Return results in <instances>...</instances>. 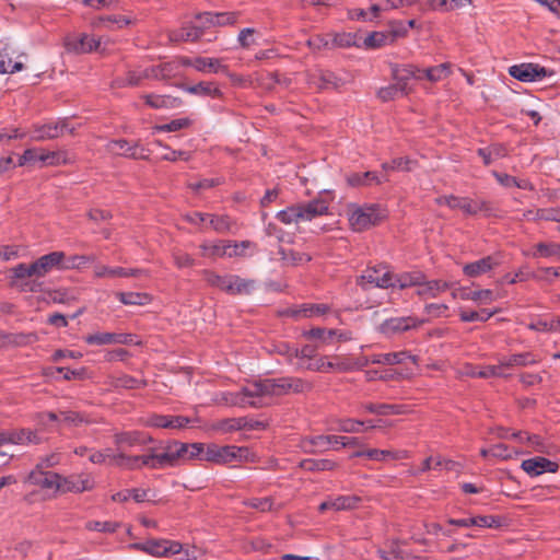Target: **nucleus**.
<instances>
[{"mask_svg":"<svg viewBox=\"0 0 560 560\" xmlns=\"http://www.w3.org/2000/svg\"><path fill=\"white\" fill-rule=\"evenodd\" d=\"M252 388L257 408H260L266 405L267 397L304 393L312 388V384L301 377L283 376L252 382Z\"/></svg>","mask_w":560,"mask_h":560,"instance_id":"1","label":"nucleus"},{"mask_svg":"<svg viewBox=\"0 0 560 560\" xmlns=\"http://www.w3.org/2000/svg\"><path fill=\"white\" fill-rule=\"evenodd\" d=\"M329 205L324 198H315L307 202H298L278 211L276 218L283 224L310 222L328 213Z\"/></svg>","mask_w":560,"mask_h":560,"instance_id":"2","label":"nucleus"},{"mask_svg":"<svg viewBox=\"0 0 560 560\" xmlns=\"http://www.w3.org/2000/svg\"><path fill=\"white\" fill-rule=\"evenodd\" d=\"M348 217L351 229L361 232L377 224L385 217V213L377 205H350Z\"/></svg>","mask_w":560,"mask_h":560,"instance_id":"3","label":"nucleus"},{"mask_svg":"<svg viewBox=\"0 0 560 560\" xmlns=\"http://www.w3.org/2000/svg\"><path fill=\"white\" fill-rule=\"evenodd\" d=\"M249 450L235 445L208 444L205 451V460L217 465H226L233 462L247 460Z\"/></svg>","mask_w":560,"mask_h":560,"instance_id":"4","label":"nucleus"},{"mask_svg":"<svg viewBox=\"0 0 560 560\" xmlns=\"http://www.w3.org/2000/svg\"><path fill=\"white\" fill-rule=\"evenodd\" d=\"M252 382L242 386L235 392H220L215 396V401L225 406L240 408H257L254 392L252 390Z\"/></svg>","mask_w":560,"mask_h":560,"instance_id":"5","label":"nucleus"},{"mask_svg":"<svg viewBox=\"0 0 560 560\" xmlns=\"http://www.w3.org/2000/svg\"><path fill=\"white\" fill-rule=\"evenodd\" d=\"M107 43L108 39L104 40L103 37L81 34L79 37L67 38L66 47L75 54L103 52Z\"/></svg>","mask_w":560,"mask_h":560,"instance_id":"6","label":"nucleus"},{"mask_svg":"<svg viewBox=\"0 0 560 560\" xmlns=\"http://www.w3.org/2000/svg\"><path fill=\"white\" fill-rule=\"evenodd\" d=\"M358 284L363 289L369 287L388 289L394 284L393 273L385 266L369 267L358 278Z\"/></svg>","mask_w":560,"mask_h":560,"instance_id":"7","label":"nucleus"},{"mask_svg":"<svg viewBox=\"0 0 560 560\" xmlns=\"http://www.w3.org/2000/svg\"><path fill=\"white\" fill-rule=\"evenodd\" d=\"M158 462V455L154 452V448H151L147 454L143 455H127L122 451H118V456L116 457V466L136 470L141 469L143 467L151 469H160Z\"/></svg>","mask_w":560,"mask_h":560,"instance_id":"8","label":"nucleus"},{"mask_svg":"<svg viewBox=\"0 0 560 560\" xmlns=\"http://www.w3.org/2000/svg\"><path fill=\"white\" fill-rule=\"evenodd\" d=\"M106 150L114 155L135 160H147L149 152L138 142H129L125 139L112 140L106 144Z\"/></svg>","mask_w":560,"mask_h":560,"instance_id":"9","label":"nucleus"},{"mask_svg":"<svg viewBox=\"0 0 560 560\" xmlns=\"http://www.w3.org/2000/svg\"><path fill=\"white\" fill-rule=\"evenodd\" d=\"M187 448L188 443H182L178 441H174L164 448L162 453H156L158 455V466L159 468L173 467L179 460H187Z\"/></svg>","mask_w":560,"mask_h":560,"instance_id":"10","label":"nucleus"},{"mask_svg":"<svg viewBox=\"0 0 560 560\" xmlns=\"http://www.w3.org/2000/svg\"><path fill=\"white\" fill-rule=\"evenodd\" d=\"M509 74L521 82H535L547 77L548 71L537 63L523 62L511 66Z\"/></svg>","mask_w":560,"mask_h":560,"instance_id":"11","label":"nucleus"},{"mask_svg":"<svg viewBox=\"0 0 560 560\" xmlns=\"http://www.w3.org/2000/svg\"><path fill=\"white\" fill-rule=\"evenodd\" d=\"M144 427L159 429H183L191 423V419L184 416L150 415L140 420Z\"/></svg>","mask_w":560,"mask_h":560,"instance_id":"12","label":"nucleus"},{"mask_svg":"<svg viewBox=\"0 0 560 560\" xmlns=\"http://www.w3.org/2000/svg\"><path fill=\"white\" fill-rule=\"evenodd\" d=\"M424 323L425 319H419L413 316L392 317L384 320L381 324L380 329L384 335L393 336L396 334L405 332L412 328H418Z\"/></svg>","mask_w":560,"mask_h":560,"instance_id":"13","label":"nucleus"},{"mask_svg":"<svg viewBox=\"0 0 560 560\" xmlns=\"http://www.w3.org/2000/svg\"><path fill=\"white\" fill-rule=\"evenodd\" d=\"M26 152H31L32 162L31 164L44 166H55L60 164H67L69 162L68 153L66 151H47L44 149H27Z\"/></svg>","mask_w":560,"mask_h":560,"instance_id":"14","label":"nucleus"},{"mask_svg":"<svg viewBox=\"0 0 560 560\" xmlns=\"http://www.w3.org/2000/svg\"><path fill=\"white\" fill-rule=\"evenodd\" d=\"M138 546L142 551L155 557L177 555L182 550L179 542L167 539H149Z\"/></svg>","mask_w":560,"mask_h":560,"instance_id":"15","label":"nucleus"},{"mask_svg":"<svg viewBox=\"0 0 560 560\" xmlns=\"http://www.w3.org/2000/svg\"><path fill=\"white\" fill-rule=\"evenodd\" d=\"M66 132L72 133L73 128L69 126V122L66 119L58 121H49L44 125L37 126L34 129L33 139L34 140H46V139H55L58 138Z\"/></svg>","mask_w":560,"mask_h":560,"instance_id":"16","label":"nucleus"},{"mask_svg":"<svg viewBox=\"0 0 560 560\" xmlns=\"http://www.w3.org/2000/svg\"><path fill=\"white\" fill-rule=\"evenodd\" d=\"M26 482L47 490H59L62 487L60 475L36 468L27 475Z\"/></svg>","mask_w":560,"mask_h":560,"instance_id":"17","label":"nucleus"},{"mask_svg":"<svg viewBox=\"0 0 560 560\" xmlns=\"http://www.w3.org/2000/svg\"><path fill=\"white\" fill-rule=\"evenodd\" d=\"M63 252H51L33 261L36 278H43L54 270H62Z\"/></svg>","mask_w":560,"mask_h":560,"instance_id":"18","label":"nucleus"},{"mask_svg":"<svg viewBox=\"0 0 560 560\" xmlns=\"http://www.w3.org/2000/svg\"><path fill=\"white\" fill-rule=\"evenodd\" d=\"M88 345H130L133 342L132 335L121 332H96L84 337Z\"/></svg>","mask_w":560,"mask_h":560,"instance_id":"19","label":"nucleus"},{"mask_svg":"<svg viewBox=\"0 0 560 560\" xmlns=\"http://www.w3.org/2000/svg\"><path fill=\"white\" fill-rule=\"evenodd\" d=\"M521 467L530 477H536L547 471L556 472L559 468L556 462H551L541 456L523 460Z\"/></svg>","mask_w":560,"mask_h":560,"instance_id":"20","label":"nucleus"},{"mask_svg":"<svg viewBox=\"0 0 560 560\" xmlns=\"http://www.w3.org/2000/svg\"><path fill=\"white\" fill-rule=\"evenodd\" d=\"M350 369V366L345 363H334L327 360V357L324 355H315L306 363H300L298 365V370H307L313 372H330V371H339L346 372Z\"/></svg>","mask_w":560,"mask_h":560,"instance_id":"21","label":"nucleus"},{"mask_svg":"<svg viewBox=\"0 0 560 560\" xmlns=\"http://www.w3.org/2000/svg\"><path fill=\"white\" fill-rule=\"evenodd\" d=\"M537 361V357L532 352L513 353L501 357L498 360V366H500V371L509 373V370L532 365Z\"/></svg>","mask_w":560,"mask_h":560,"instance_id":"22","label":"nucleus"},{"mask_svg":"<svg viewBox=\"0 0 560 560\" xmlns=\"http://www.w3.org/2000/svg\"><path fill=\"white\" fill-rule=\"evenodd\" d=\"M372 364L396 365L410 362L418 365V357L410 354L408 351H397L388 353H376L371 355Z\"/></svg>","mask_w":560,"mask_h":560,"instance_id":"23","label":"nucleus"},{"mask_svg":"<svg viewBox=\"0 0 560 560\" xmlns=\"http://www.w3.org/2000/svg\"><path fill=\"white\" fill-rule=\"evenodd\" d=\"M448 524L458 527H482V528H494L500 526V520L492 515H477L464 518H450Z\"/></svg>","mask_w":560,"mask_h":560,"instance_id":"24","label":"nucleus"},{"mask_svg":"<svg viewBox=\"0 0 560 560\" xmlns=\"http://www.w3.org/2000/svg\"><path fill=\"white\" fill-rule=\"evenodd\" d=\"M114 442L118 446V451H121V448L125 446L133 447L138 445H145L152 442V438L141 431H127L116 433L114 436Z\"/></svg>","mask_w":560,"mask_h":560,"instance_id":"25","label":"nucleus"},{"mask_svg":"<svg viewBox=\"0 0 560 560\" xmlns=\"http://www.w3.org/2000/svg\"><path fill=\"white\" fill-rule=\"evenodd\" d=\"M452 209H459L467 215H476L480 212L489 213L491 210L489 203L485 200L458 196H456V201H453Z\"/></svg>","mask_w":560,"mask_h":560,"instance_id":"26","label":"nucleus"},{"mask_svg":"<svg viewBox=\"0 0 560 560\" xmlns=\"http://www.w3.org/2000/svg\"><path fill=\"white\" fill-rule=\"evenodd\" d=\"M451 283L443 280L422 279V283L417 289V295L421 299H434L451 288Z\"/></svg>","mask_w":560,"mask_h":560,"instance_id":"27","label":"nucleus"},{"mask_svg":"<svg viewBox=\"0 0 560 560\" xmlns=\"http://www.w3.org/2000/svg\"><path fill=\"white\" fill-rule=\"evenodd\" d=\"M144 273V270L138 268L107 267L103 265L95 266L94 276L96 278H129L138 277Z\"/></svg>","mask_w":560,"mask_h":560,"instance_id":"28","label":"nucleus"},{"mask_svg":"<svg viewBox=\"0 0 560 560\" xmlns=\"http://www.w3.org/2000/svg\"><path fill=\"white\" fill-rule=\"evenodd\" d=\"M197 19L201 22L202 25H213V26H225L233 25L236 23L238 19L237 12H222V13H211L205 12L197 16Z\"/></svg>","mask_w":560,"mask_h":560,"instance_id":"29","label":"nucleus"},{"mask_svg":"<svg viewBox=\"0 0 560 560\" xmlns=\"http://www.w3.org/2000/svg\"><path fill=\"white\" fill-rule=\"evenodd\" d=\"M498 265V259H495L493 256H487L470 264H466L463 267V272L467 277L476 278L478 276L489 272Z\"/></svg>","mask_w":560,"mask_h":560,"instance_id":"30","label":"nucleus"},{"mask_svg":"<svg viewBox=\"0 0 560 560\" xmlns=\"http://www.w3.org/2000/svg\"><path fill=\"white\" fill-rule=\"evenodd\" d=\"M327 304H302L298 307H293L287 311V314L300 319V318H312L318 317L326 314L329 311Z\"/></svg>","mask_w":560,"mask_h":560,"instance_id":"31","label":"nucleus"},{"mask_svg":"<svg viewBox=\"0 0 560 560\" xmlns=\"http://www.w3.org/2000/svg\"><path fill=\"white\" fill-rule=\"evenodd\" d=\"M360 498L355 495H339L334 499H328L320 503L319 511L325 512L327 510L343 511L350 510L358 505Z\"/></svg>","mask_w":560,"mask_h":560,"instance_id":"32","label":"nucleus"},{"mask_svg":"<svg viewBox=\"0 0 560 560\" xmlns=\"http://www.w3.org/2000/svg\"><path fill=\"white\" fill-rule=\"evenodd\" d=\"M424 279V273L419 270L406 271L397 275H393L394 284L390 288H398L400 290L407 288H419Z\"/></svg>","mask_w":560,"mask_h":560,"instance_id":"33","label":"nucleus"},{"mask_svg":"<svg viewBox=\"0 0 560 560\" xmlns=\"http://www.w3.org/2000/svg\"><path fill=\"white\" fill-rule=\"evenodd\" d=\"M352 457H366L372 460L384 462L388 458H390V459L406 458L407 452H405V451L392 452V451H387V450L371 448V450H365V451H358V452L353 453Z\"/></svg>","mask_w":560,"mask_h":560,"instance_id":"34","label":"nucleus"},{"mask_svg":"<svg viewBox=\"0 0 560 560\" xmlns=\"http://www.w3.org/2000/svg\"><path fill=\"white\" fill-rule=\"evenodd\" d=\"M61 489L71 492H83L93 489L94 481L91 477L80 475L71 476L69 478H61Z\"/></svg>","mask_w":560,"mask_h":560,"instance_id":"35","label":"nucleus"},{"mask_svg":"<svg viewBox=\"0 0 560 560\" xmlns=\"http://www.w3.org/2000/svg\"><path fill=\"white\" fill-rule=\"evenodd\" d=\"M302 335L306 339L315 340L318 349H322L325 346L332 345L336 338L335 329H325L319 327L305 330L303 331Z\"/></svg>","mask_w":560,"mask_h":560,"instance_id":"36","label":"nucleus"},{"mask_svg":"<svg viewBox=\"0 0 560 560\" xmlns=\"http://www.w3.org/2000/svg\"><path fill=\"white\" fill-rule=\"evenodd\" d=\"M459 298L466 301H472L477 305H488L497 300V295L492 290L483 289V290H468L462 289L459 292Z\"/></svg>","mask_w":560,"mask_h":560,"instance_id":"37","label":"nucleus"},{"mask_svg":"<svg viewBox=\"0 0 560 560\" xmlns=\"http://www.w3.org/2000/svg\"><path fill=\"white\" fill-rule=\"evenodd\" d=\"M203 35V27L198 25H184L179 30L170 33L172 42H195Z\"/></svg>","mask_w":560,"mask_h":560,"instance_id":"38","label":"nucleus"},{"mask_svg":"<svg viewBox=\"0 0 560 560\" xmlns=\"http://www.w3.org/2000/svg\"><path fill=\"white\" fill-rule=\"evenodd\" d=\"M196 71L202 73H228V66L223 63V59L196 57Z\"/></svg>","mask_w":560,"mask_h":560,"instance_id":"39","label":"nucleus"},{"mask_svg":"<svg viewBox=\"0 0 560 560\" xmlns=\"http://www.w3.org/2000/svg\"><path fill=\"white\" fill-rule=\"evenodd\" d=\"M133 23H135V19H132L131 16L113 14V15L101 16V18L96 19L95 21H93L92 24L94 27L105 26L109 30H113V28L121 30V28L127 27Z\"/></svg>","mask_w":560,"mask_h":560,"instance_id":"40","label":"nucleus"},{"mask_svg":"<svg viewBox=\"0 0 560 560\" xmlns=\"http://www.w3.org/2000/svg\"><path fill=\"white\" fill-rule=\"evenodd\" d=\"M11 434V444L15 445H30V444H39L42 443V438L38 435L37 430L31 429H13L10 430Z\"/></svg>","mask_w":560,"mask_h":560,"instance_id":"41","label":"nucleus"},{"mask_svg":"<svg viewBox=\"0 0 560 560\" xmlns=\"http://www.w3.org/2000/svg\"><path fill=\"white\" fill-rule=\"evenodd\" d=\"M142 97L145 104L154 109L177 108L182 104L179 98L171 95L145 94Z\"/></svg>","mask_w":560,"mask_h":560,"instance_id":"42","label":"nucleus"},{"mask_svg":"<svg viewBox=\"0 0 560 560\" xmlns=\"http://www.w3.org/2000/svg\"><path fill=\"white\" fill-rule=\"evenodd\" d=\"M183 90L192 95L209 96L212 98H220L222 96L221 90L213 82L201 81L194 85H186Z\"/></svg>","mask_w":560,"mask_h":560,"instance_id":"43","label":"nucleus"},{"mask_svg":"<svg viewBox=\"0 0 560 560\" xmlns=\"http://www.w3.org/2000/svg\"><path fill=\"white\" fill-rule=\"evenodd\" d=\"M115 296L121 304L131 306H144L152 301V296L145 292H116Z\"/></svg>","mask_w":560,"mask_h":560,"instance_id":"44","label":"nucleus"},{"mask_svg":"<svg viewBox=\"0 0 560 560\" xmlns=\"http://www.w3.org/2000/svg\"><path fill=\"white\" fill-rule=\"evenodd\" d=\"M154 80H168L179 74V62L178 61H165L159 65L152 66Z\"/></svg>","mask_w":560,"mask_h":560,"instance_id":"45","label":"nucleus"},{"mask_svg":"<svg viewBox=\"0 0 560 560\" xmlns=\"http://www.w3.org/2000/svg\"><path fill=\"white\" fill-rule=\"evenodd\" d=\"M362 407L366 412L380 416L402 415L407 411V407L404 405L364 404Z\"/></svg>","mask_w":560,"mask_h":560,"instance_id":"46","label":"nucleus"},{"mask_svg":"<svg viewBox=\"0 0 560 560\" xmlns=\"http://www.w3.org/2000/svg\"><path fill=\"white\" fill-rule=\"evenodd\" d=\"M466 374L470 375L472 377H481V378L508 377L510 375V373L500 371V366H498V364L487 365L483 368L468 366Z\"/></svg>","mask_w":560,"mask_h":560,"instance_id":"47","label":"nucleus"},{"mask_svg":"<svg viewBox=\"0 0 560 560\" xmlns=\"http://www.w3.org/2000/svg\"><path fill=\"white\" fill-rule=\"evenodd\" d=\"M208 222L217 233H229L236 226L235 221L226 214H209Z\"/></svg>","mask_w":560,"mask_h":560,"instance_id":"48","label":"nucleus"},{"mask_svg":"<svg viewBox=\"0 0 560 560\" xmlns=\"http://www.w3.org/2000/svg\"><path fill=\"white\" fill-rule=\"evenodd\" d=\"M24 68L20 61L12 62V54L8 46L0 50V73H15Z\"/></svg>","mask_w":560,"mask_h":560,"instance_id":"49","label":"nucleus"},{"mask_svg":"<svg viewBox=\"0 0 560 560\" xmlns=\"http://www.w3.org/2000/svg\"><path fill=\"white\" fill-rule=\"evenodd\" d=\"M281 260L291 266H300L311 260V256L306 253L295 252L293 249L279 248Z\"/></svg>","mask_w":560,"mask_h":560,"instance_id":"50","label":"nucleus"},{"mask_svg":"<svg viewBox=\"0 0 560 560\" xmlns=\"http://www.w3.org/2000/svg\"><path fill=\"white\" fill-rule=\"evenodd\" d=\"M471 0H429L430 9L441 12H450L469 5Z\"/></svg>","mask_w":560,"mask_h":560,"instance_id":"51","label":"nucleus"},{"mask_svg":"<svg viewBox=\"0 0 560 560\" xmlns=\"http://www.w3.org/2000/svg\"><path fill=\"white\" fill-rule=\"evenodd\" d=\"M331 36L332 46L360 48L361 36L358 33H335Z\"/></svg>","mask_w":560,"mask_h":560,"instance_id":"52","label":"nucleus"},{"mask_svg":"<svg viewBox=\"0 0 560 560\" xmlns=\"http://www.w3.org/2000/svg\"><path fill=\"white\" fill-rule=\"evenodd\" d=\"M390 36L383 32H372L366 37H361L360 48L376 49L385 46Z\"/></svg>","mask_w":560,"mask_h":560,"instance_id":"53","label":"nucleus"},{"mask_svg":"<svg viewBox=\"0 0 560 560\" xmlns=\"http://www.w3.org/2000/svg\"><path fill=\"white\" fill-rule=\"evenodd\" d=\"M451 63L444 62L435 67H430L423 70V74L430 82H440L451 74Z\"/></svg>","mask_w":560,"mask_h":560,"instance_id":"54","label":"nucleus"},{"mask_svg":"<svg viewBox=\"0 0 560 560\" xmlns=\"http://www.w3.org/2000/svg\"><path fill=\"white\" fill-rule=\"evenodd\" d=\"M201 256L205 258H220L225 257L224 242H205L200 246Z\"/></svg>","mask_w":560,"mask_h":560,"instance_id":"55","label":"nucleus"},{"mask_svg":"<svg viewBox=\"0 0 560 560\" xmlns=\"http://www.w3.org/2000/svg\"><path fill=\"white\" fill-rule=\"evenodd\" d=\"M287 349L288 352L294 353V358L298 360V365L300 363L308 362L317 354V351L319 350L316 345H305L301 349L287 347Z\"/></svg>","mask_w":560,"mask_h":560,"instance_id":"56","label":"nucleus"},{"mask_svg":"<svg viewBox=\"0 0 560 560\" xmlns=\"http://www.w3.org/2000/svg\"><path fill=\"white\" fill-rule=\"evenodd\" d=\"M347 182L350 186H363L372 182L381 184L383 180L374 172H364L349 175Z\"/></svg>","mask_w":560,"mask_h":560,"instance_id":"57","label":"nucleus"},{"mask_svg":"<svg viewBox=\"0 0 560 560\" xmlns=\"http://www.w3.org/2000/svg\"><path fill=\"white\" fill-rule=\"evenodd\" d=\"M478 154L486 165H490L494 160L505 156L506 150L501 145H492L479 149Z\"/></svg>","mask_w":560,"mask_h":560,"instance_id":"58","label":"nucleus"},{"mask_svg":"<svg viewBox=\"0 0 560 560\" xmlns=\"http://www.w3.org/2000/svg\"><path fill=\"white\" fill-rule=\"evenodd\" d=\"M94 257L92 256H85V255H73L70 257H67L63 253V259L61 268L62 270H69V269H79L86 265L90 261H93Z\"/></svg>","mask_w":560,"mask_h":560,"instance_id":"59","label":"nucleus"},{"mask_svg":"<svg viewBox=\"0 0 560 560\" xmlns=\"http://www.w3.org/2000/svg\"><path fill=\"white\" fill-rule=\"evenodd\" d=\"M254 244L249 241L242 242H224L225 257H238L245 254V250Z\"/></svg>","mask_w":560,"mask_h":560,"instance_id":"60","label":"nucleus"},{"mask_svg":"<svg viewBox=\"0 0 560 560\" xmlns=\"http://www.w3.org/2000/svg\"><path fill=\"white\" fill-rule=\"evenodd\" d=\"M11 272H12V278L15 281H20V283L26 281L30 278H33V277L36 278V273H35V271H33V262L30 265L21 262V264L16 265L15 267H13L11 269Z\"/></svg>","mask_w":560,"mask_h":560,"instance_id":"61","label":"nucleus"},{"mask_svg":"<svg viewBox=\"0 0 560 560\" xmlns=\"http://www.w3.org/2000/svg\"><path fill=\"white\" fill-rule=\"evenodd\" d=\"M255 289L253 280L243 279L234 275L232 281V294H248Z\"/></svg>","mask_w":560,"mask_h":560,"instance_id":"62","label":"nucleus"},{"mask_svg":"<svg viewBox=\"0 0 560 560\" xmlns=\"http://www.w3.org/2000/svg\"><path fill=\"white\" fill-rule=\"evenodd\" d=\"M141 78L139 70H130L127 72L125 78H117L113 82V86L115 88H125V86H138L140 85Z\"/></svg>","mask_w":560,"mask_h":560,"instance_id":"63","label":"nucleus"},{"mask_svg":"<svg viewBox=\"0 0 560 560\" xmlns=\"http://www.w3.org/2000/svg\"><path fill=\"white\" fill-rule=\"evenodd\" d=\"M415 162L407 158H395L390 163H383L382 168L387 171H411Z\"/></svg>","mask_w":560,"mask_h":560,"instance_id":"64","label":"nucleus"}]
</instances>
